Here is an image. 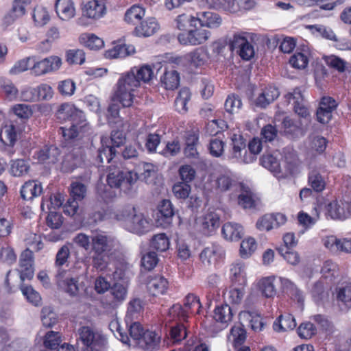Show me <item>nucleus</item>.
Masks as SVG:
<instances>
[{
	"label": "nucleus",
	"instance_id": "10",
	"mask_svg": "<svg viewBox=\"0 0 351 351\" xmlns=\"http://www.w3.org/2000/svg\"><path fill=\"white\" fill-rule=\"evenodd\" d=\"M287 218L282 213L265 214L258 219L256 226L260 231H269L285 223Z\"/></svg>",
	"mask_w": 351,
	"mask_h": 351
},
{
	"label": "nucleus",
	"instance_id": "3",
	"mask_svg": "<svg viewBox=\"0 0 351 351\" xmlns=\"http://www.w3.org/2000/svg\"><path fill=\"white\" fill-rule=\"evenodd\" d=\"M115 217L118 221H123L125 228L131 232L143 234L149 230V220L133 206L128 205L119 210Z\"/></svg>",
	"mask_w": 351,
	"mask_h": 351
},
{
	"label": "nucleus",
	"instance_id": "43",
	"mask_svg": "<svg viewBox=\"0 0 351 351\" xmlns=\"http://www.w3.org/2000/svg\"><path fill=\"white\" fill-rule=\"evenodd\" d=\"M79 277H72L66 278L63 283L64 291L71 296H77L84 291V285L79 282Z\"/></svg>",
	"mask_w": 351,
	"mask_h": 351
},
{
	"label": "nucleus",
	"instance_id": "1",
	"mask_svg": "<svg viewBox=\"0 0 351 351\" xmlns=\"http://www.w3.org/2000/svg\"><path fill=\"white\" fill-rule=\"evenodd\" d=\"M56 117L60 122H71L69 128L61 127L58 130L65 141L81 138L90 130L84 112L71 103H63L60 105L56 110Z\"/></svg>",
	"mask_w": 351,
	"mask_h": 351
},
{
	"label": "nucleus",
	"instance_id": "15",
	"mask_svg": "<svg viewBox=\"0 0 351 351\" xmlns=\"http://www.w3.org/2000/svg\"><path fill=\"white\" fill-rule=\"evenodd\" d=\"M160 336L155 331L146 330L138 345L145 351H156L160 348Z\"/></svg>",
	"mask_w": 351,
	"mask_h": 351
},
{
	"label": "nucleus",
	"instance_id": "14",
	"mask_svg": "<svg viewBox=\"0 0 351 351\" xmlns=\"http://www.w3.org/2000/svg\"><path fill=\"white\" fill-rule=\"evenodd\" d=\"M101 146L97 150L96 162L98 165L106 162L109 163L117 154V151L114 147L109 144V139L107 136L101 138Z\"/></svg>",
	"mask_w": 351,
	"mask_h": 351
},
{
	"label": "nucleus",
	"instance_id": "19",
	"mask_svg": "<svg viewBox=\"0 0 351 351\" xmlns=\"http://www.w3.org/2000/svg\"><path fill=\"white\" fill-rule=\"evenodd\" d=\"M287 97L289 101L293 100V108L295 113L302 117H306L308 115V110L306 105V101L304 99L300 88H295L292 93H289L287 95Z\"/></svg>",
	"mask_w": 351,
	"mask_h": 351
},
{
	"label": "nucleus",
	"instance_id": "9",
	"mask_svg": "<svg viewBox=\"0 0 351 351\" xmlns=\"http://www.w3.org/2000/svg\"><path fill=\"white\" fill-rule=\"evenodd\" d=\"M326 210L332 219H345L351 216V200L333 201L327 205Z\"/></svg>",
	"mask_w": 351,
	"mask_h": 351
},
{
	"label": "nucleus",
	"instance_id": "62",
	"mask_svg": "<svg viewBox=\"0 0 351 351\" xmlns=\"http://www.w3.org/2000/svg\"><path fill=\"white\" fill-rule=\"evenodd\" d=\"M337 298L339 302L348 308L351 307V285L339 287L337 290Z\"/></svg>",
	"mask_w": 351,
	"mask_h": 351
},
{
	"label": "nucleus",
	"instance_id": "32",
	"mask_svg": "<svg viewBox=\"0 0 351 351\" xmlns=\"http://www.w3.org/2000/svg\"><path fill=\"white\" fill-rule=\"evenodd\" d=\"M184 60L191 67H199L204 65L206 61V53L203 49L196 48L184 56Z\"/></svg>",
	"mask_w": 351,
	"mask_h": 351
},
{
	"label": "nucleus",
	"instance_id": "36",
	"mask_svg": "<svg viewBox=\"0 0 351 351\" xmlns=\"http://www.w3.org/2000/svg\"><path fill=\"white\" fill-rule=\"evenodd\" d=\"M79 40L81 44L92 50H98L104 46L103 40L93 34H82Z\"/></svg>",
	"mask_w": 351,
	"mask_h": 351
},
{
	"label": "nucleus",
	"instance_id": "46",
	"mask_svg": "<svg viewBox=\"0 0 351 351\" xmlns=\"http://www.w3.org/2000/svg\"><path fill=\"white\" fill-rule=\"evenodd\" d=\"M30 169L28 161L24 159L12 160L10 163V173L15 177L23 176L28 173Z\"/></svg>",
	"mask_w": 351,
	"mask_h": 351
},
{
	"label": "nucleus",
	"instance_id": "48",
	"mask_svg": "<svg viewBox=\"0 0 351 351\" xmlns=\"http://www.w3.org/2000/svg\"><path fill=\"white\" fill-rule=\"evenodd\" d=\"M219 226V217L217 213H207L202 221V228L205 234L213 232Z\"/></svg>",
	"mask_w": 351,
	"mask_h": 351
},
{
	"label": "nucleus",
	"instance_id": "6",
	"mask_svg": "<svg viewBox=\"0 0 351 351\" xmlns=\"http://www.w3.org/2000/svg\"><path fill=\"white\" fill-rule=\"evenodd\" d=\"M80 339L86 346L84 351H98L105 343V339L99 334L95 333L89 327L80 329Z\"/></svg>",
	"mask_w": 351,
	"mask_h": 351
},
{
	"label": "nucleus",
	"instance_id": "31",
	"mask_svg": "<svg viewBox=\"0 0 351 351\" xmlns=\"http://www.w3.org/2000/svg\"><path fill=\"white\" fill-rule=\"evenodd\" d=\"M221 232L226 240L235 241L241 238L243 228L237 223L228 222L223 226Z\"/></svg>",
	"mask_w": 351,
	"mask_h": 351
},
{
	"label": "nucleus",
	"instance_id": "38",
	"mask_svg": "<svg viewBox=\"0 0 351 351\" xmlns=\"http://www.w3.org/2000/svg\"><path fill=\"white\" fill-rule=\"evenodd\" d=\"M246 32L234 33L232 36L226 38L224 43L229 47L230 51L237 53L239 51L242 46L247 42V39L245 37Z\"/></svg>",
	"mask_w": 351,
	"mask_h": 351
},
{
	"label": "nucleus",
	"instance_id": "25",
	"mask_svg": "<svg viewBox=\"0 0 351 351\" xmlns=\"http://www.w3.org/2000/svg\"><path fill=\"white\" fill-rule=\"evenodd\" d=\"M55 8L58 16L63 21H69L75 16V8L72 0H56Z\"/></svg>",
	"mask_w": 351,
	"mask_h": 351
},
{
	"label": "nucleus",
	"instance_id": "24",
	"mask_svg": "<svg viewBox=\"0 0 351 351\" xmlns=\"http://www.w3.org/2000/svg\"><path fill=\"white\" fill-rule=\"evenodd\" d=\"M112 300L110 304L112 306H117L125 300L128 295V286L125 283L115 282L110 289Z\"/></svg>",
	"mask_w": 351,
	"mask_h": 351
},
{
	"label": "nucleus",
	"instance_id": "64",
	"mask_svg": "<svg viewBox=\"0 0 351 351\" xmlns=\"http://www.w3.org/2000/svg\"><path fill=\"white\" fill-rule=\"evenodd\" d=\"M242 106V102L239 96L230 95L226 99L224 108L227 112L232 114L237 112Z\"/></svg>",
	"mask_w": 351,
	"mask_h": 351
},
{
	"label": "nucleus",
	"instance_id": "13",
	"mask_svg": "<svg viewBox=\"0 0 351 351\" xmlns=\"http://www.w3.org/2000/svg\"><path fill=\"white\" fill-rule=\"evenodd\" d=\"M168 286L167 280L158 275L150 276L147 282V291L152 296L164 295L167 291Z\"/></svg>",
	"mask_w": 351,
	"mask_h": 351
},
{
	"label": "nucleus",
	"instance_id": "47",
	"mask_svg": "<svg viewBox=\"0 0 351 351\" xmlns=\"http://www.w3.org/2000/svg\"><path fill=\"white\" fill-rule=\"evenodd\" d=\"M145 14V10L137 5H132L125 14V21L128 23L135 25Z\"/></svg>",
	"mask_w": 351,
	"mask_h": 351
},
{
	"label": "nucleus",
	"instance_id": "37",
	"mask_svg": "<svg viewBox=\"0 0 351 351\" xmlns=\"http://www.w3.org/2000/svg\"><path fill=\"white\" fill-rule=\"evenodd\" d=\"M81 158L75 153L66 154L61 164V171L65 173L73 171L81 164Z\"/></svg>",
	"mask_w": 351,
	"mask_h": 351
},
{
	"label": "nucleus",
	"instance_id": "39",
	"mask_svg": "<svg viewBox=\"0 0 351 351\" xmlns=\"http://www.w3.org/2000/svg\"><path fill=\"white\" fill-rule=\"evenodd\" d=\"M161 82L166 89L177 88L180 84V75L174 69L166 71L161 77Z\"/></svg>",
	"mask_w": 351,
	"mask_h": 351
},
{
	"label": "nucleus",
	"instance_id": "58",
	"mask_svg": "<svg viewBox=\"0 0 351 351\" xmlns=\"http://www.w3.org/2000/svg\"><path fill=\"white\" fill-rule=\"evenodd\" d=\"M60 342L61 336L58 332L49 331L45 335L44 346L47 348L56 349Z\"/></svg>",
	"mask_w": 351,
	"mask_h": 351
},
{
	"label": "nucleus",
	"instance_id": "2",
	"mask_svg": "<svg viewBox=\"0 0 351 351\" xmlns=\"http://www.w3.org/2000/svg\"><path fill=\"white\" fill-rule=\"evenodd\" d=\"M139 178L138 173L124 167L121 163L112 164L108 168L107 183L110 188L130 191Z\"/></svg>",
	"mask_w": 351,
	"mask_h": 351
},
{
	"label": "nucleus",
	"instance_id": "41",
	"mask_svg": "<svg viewBox=\"0 0 351 351\" xmlns=\"http://www.w3.org/2000/svg\"><path fill=\"white\" fill-rule=\"evenodd\" d=\"M308 183L312 189L317 193L322 192L326 186L324 178L316 169H313L309 172Z\"/></svg>",
	"mask_w": 351,
	"mask_h": 351
},
{
	"label": "nucleus",
	"instance_id": "29",
	"mask_svg": "<svg viewBox=\"0 0 351 351\" xmlns=\"http://www.w3.org/2000/svg\"><path fill=\"white\" fill-rule=\"evenodd\" d=\"M297 326L294 317L289 313L280 315L274 323L273 328L276 332L293 330Z\"/></svg>",
	"mask_w": 351,
	"mask_h": 351
},
{
	"label": "nucleus",
	"instance_id": "63",
	"mask_svg": "<svg viewBox=\"0 0 351 351\" xmlns=\"http://www.w3.org/2000/svg\"><path fill=\"white\" fill-rule=\"evenodd\" d=\"M66 56L69 64H82L85 61V53L82 49H70L66 51Z\"/></svg>",
	"mask_w": 351,
	"mask_h": 351
},
{
	"label": "nucleus",
	"instance_id": "42",
	"mask_svg": "<svg viewBox=\"0 0 351 351\" xmlns=\"http://www.w3.org/2000/svg\"><path fill=\"white\" fill-rule=\"evenodd\" d=\"M16 139L17 134L14 125H6L1 130L0 140L4 145L13 146Z\"/></svg>",
	"mask_w": 351,
	"mask_h": 351
},
{
	"label": "nucleus",
	"instance_id": "44",
	"mask_svg": "<svg viewBox=\"0 0 351 351\" xmlns=\"http://www.w3.org/2000/svg\"><path fill=\"white\" fill-rule=\"evenodd\" d=\"M142 310V302L138 298H134L132 300L128 306V311L125 317L127 325L129 322H133L134 319H137L140 313Z\"/></svg>",
	"mask_w": 351,
	"mask_h": 351
},
{
	"label": "nucleus",
	"instance_id": "4",
	"mask_svg": "<svg viewBox=\"0 0 351 351\" xmlns=\"http://www.w3.org/2000/svg\"><path fill=\"white\" fill-rule=\"evenodd\" d=\"M117 88L113 97L123 107L132 106L134 99V91L138 87V81L132 73L123 75L117 83Z\"/></svg>",
	"mask_w": 351,
	"mask_h": 351
},
{
	"label": "nucleus",
	"instance_id": "45",
	"mask_svg": "<svg viewBox=\"0 0 351 351\" xmlns=\"http://www.w3.org/2000/svg\"><path fill=\"white\" fill-rule=\"evenodd\" d=\"M311 294L313 300L319 303L328 297V287L324 285L322 280H319L313 285Z\"/></svg>",
	"mask_w": 351,
	"mask_h": 351
},
{
	"label": "nucleus",
	"instance_id": "23",
	"mask_svg": "<svg viewBox=\"0 0 351 351\" xmlns=\"http://www.w3.org/2000/svg\"><path fill=\"white\" fill-rule=\"evenodd\" d=\"M160 28L156 19L153 17L147 18L134 29L135 34L138 36L149 37L154 34Z\"/></svg>",
	"mask_w": 351,
	"mask_h": 351
},
{
	"label": "nucleus",
	"instance_id": "51",
	"mask_svg": "<svg viewBox=\"0 0 351 351\" xmlns=\"http://www.w3.org/2000/svg\"><path fill=\"white\" fill-rule=\"evenodd\" d=\"M22 293L27 300L34 306H39L41 304V297L38 292L33 289L32 286H28L22 282L20 285Z\"/></svg>",
	"mask_w": 351,
	"mask_h": 351
},
{
	"label": "nucleus",
	"instance_id": "28",
	"mask_svg": "<svg viewBox=\"0 0 351 351\" xmlns=\"http://www.w3.org/2000/svg\"><path fill=\"white\" fill-rule=\"evenodd\" d=\"M240 3L237 0H221V9L230 12H237L240 7L245 10L252 8L255 4L254 0H239Z\"/></svg>",
	"mask_w": 351,
	"mask_h": 351
},
{
	"label": "nucleus",
	"instance_id": "60",
	"mask_svg": "<svg viewBox=\"0 0 351 351\" xmlns=\"http://www.w3.org/2000/svg\"><path fill=\"white\" fill-rule=\"evenodd\" d=\"M33 19L36 25L43 26L49 22L50 16L46 8L38 7L34 10Z\"/></svg>",
	"mask_w": 351,
	"mask_h": 351
},
{
	"label": "nucleus",
	"instance_id": "57",
	"mask_svg": "<svg viewBox=\"0 0 351 351\" xmlns=\"http://www.w3.org/2000/svg\"><path fill=\"white\" fill-rule=\"evenodd\" d=\"M114 101L113 100V102L108 108V121L110 124L122 125V119L119 115V105Z\"/></svg>",
	"mask_w": 351,
	"mask_h": 351
},
{
	"label": "nucleus",
	"instance_id": "49",
	"mask_svg": "<svg viewBox=\"0 0 351 351\" xmlns=\"http://www.w3.org/2000/svg\"><path fill=\"white\" fill-rule=\"evenodd\" d=\"M275 277L269 276L263 278L259 282V287L263 295L266 298H273L276 294V289L274 285Z\"/></svg>",
	"mask_w": 351,
	"mask_h": 351
},
{
	"label": "nucleus",
	"instance_id": "5",
	"mask_svg": "<svg viewBox=\"0 0 351 351\" xmlns=\"http://www.w3.org/2000/svg\"><path fill=\"white\" fill-rule=\"evenodd\" d=\"M210 31L201 26L197 27V23L193 25L188 31L179 32L177 36L179 43L184 46H197L206 43L210 37Z\"/></svg>",
	"mask_w": 351,
	"mask_h": 351
},
{
	"label": "nucleus",
	"instance_id": "40",
	"mask_svg": "<svg viewBox=\"0 0 351 351\" xmlns=\"http://www.w3.org/2000/svg\"><path fill=\"white\" fill-rule=\"evenodd\" d=\"M261 164L274 175L281 173V167L278 159L272 154H264L260 159Z\"/></svg>",
	"mask_w": 351,
	"mask_h": 351
},
{
	"label": "nucleus",
	"instance_id": "11",
	"mask_svg": "<svg viewBox=\"0 0 351 351\" xmlns=\"http://www.w3.org/2000/svg\"><path fill=\"white\" fill-rule=\"evenodd\" d=\"M33 263V252L28 249L24 250L19 258V273L22 282L32 279L34 273Z\"/></svg>",
	"mask_w": 351,
	"mask_h": 351
},
{
	"label": "nucleus",
	"instance_id": "22",
	"mask_svg": "<svg viewBox=\"0 0 351 351\" xmlns=\"http://www.w3.org/2000/svg\"><path fill=\"white\" fill-rule=\"evenodd\" d=\"M195 19L202 27H206L214 29L219 27V15L216 12L212 11L199 12L196 13Z\"/></svg>",
	"mask_w": 351,
	"mask_h": 351
},
{
	"label": "nucleus",
	"instance_id": "12",
	"mask_svg": "<svg viewBox=\"0 0 351 351\" xmlns=\"http://www.w3.org/2000/svg\"><path fill=\"white\" fill-rule=\"evenodd\" d=\"M175 215V209L171 202L169 199H163L158 206L157 213V221L160 226L164 228L169 226Z\"/></svg>",
	"mask_w": 351,
	"mask_h": 351
},
{
	"label": "nucleus",
	"instance_id": "27",
	"mask_svg": "<svg viewBox=\"0 0 351 351\" xmlns=\"http://www.w3.org/2000/svg\"><path fill=\"white\" fill-rule=\"evenodd\" d=\"M43 191V187L40 182L35 180L26 182L21 187V196L25 200H32L39 196Z\"/></svg>",
	"mask_w": 351,
	"mask_h": 351
},
{
	"label": "nucleus",
	"instance_id": "59",
	"mask_svg": "<svg viewBox=\"0 0 351 351\" xmlns=\"http://www.w3.org/2000/svg\"><path fill=\"white\" fill-rule=\"evenodd\" d=\"M316 328L310 322L302 323L298 328V334L299 337L304 339H311L316 334Z\"/></svg>",
	"mask_w": 351,
	"mask_h": 351
},
{
	"label": "nucleus",
	"instance_id": "34",
	"mask_svg": "<svg viewBox=\"0 0 351 351\" xmlns=\"http://www.w3.org/2000/svg\"><path fill=\"white\" fill-rule=\"evenodd\" d=\"M282 157L287 165L289 173H296L299 165V160L296 152L291 147H285L282 149Z\"/></svg>",
	"mask_w": 351,
	"mask_h": 351
},
{
	"label": "nucleus",
	"instance_id": "61",
	"mask_svg": "<svg viewBox=\"0 0 351 351\" xmlns=\"http://www.w3.org/2000/svg\"><path fill=\"white\" fill-rule=\"evenodd\" d=\"M41 314L42 322L45 326L50 328L56 324L57 315L50 307L43 308Z\"/></svg>",
	"mask_w": 351,
	"mask_h": 351
},
{
	"label": "nucleus",
	"instance_id": "8",
	"mask_svg": "<svg viewBox=\"0 0 351 351\" xmlns=\"http://www.w3.org/2000/svg\"><path fill=\"white\" fill-rule=\"evenodd\" d=\"M61 64V59L58 56H50L38 62L33 58L31 69L36 75H42L59 69Z\"/></svg>",
	"mask_w": 351,
	"mask_h": 351
},
{
	"label": "nucleus",
	"instance_id": "16",
	"mask_svg": "<svg viewBox=\"0 0 351 351\" xmlns=\"http://www.w3.org/2000/svg\"><path fill=\"white\" fill-rule=\"evenodd\" d=\"M90 239L92 252H108L110 250L112 240L104 232H96Z\"/></svg>",
	"mask_w": 351,
	"mask_h": 351
},
{
	"label": "nucleus",
	"instance_id": "55",
	"mask_svg": "<svg viewBox=\"0 0 351 351\" xmlns=\"http://www.w3.org/2000/svg\"><path fill=\"white\" fill-rule=\"evenodd\" d=\"M256 249V243L254 238L249 237L242 241L239 254L241 258H247Z\"/></svg>",
	"mask_w": 351,
	"mask_h": 351
},
{
	"label": "nucleus",
	"instance_id": "21",
	"mask_svg": "<svg viewBox=\"0 0 351 351\" xmlns=\"http://www.w3.org/2000/svg\"><path fill=\"white\" fill-rule=\"evenodd\" d=\"M230 279L234 285L244 287L247 284L245 264L241 262L231 265L230 269Z\"/></svg>",
	"mask_w": 351,
	"mask_h": 351
},
{
	"label": "nucleus",
	"instance_id": "7",
	"mask_svg": "<svg viewBox=\"0 0 351 351\" xmlns=\"http://www.w3.org/2000/svg\"><path fill=\"white\" fill-rule=\"evenodd\" d=\"M240 194L238 196V204L243 209H254L261 204L260 198L248 186L239 184Z\"/></svg>",
	"mask_w": 351,
	"mask_h": 351
},
{
	"label": "nucleus",
	"instance_id": "50",
	"mask_svg": "<svg viewBox=\"0 0 351 351\" xmlns=\"http://www.w3.org/2000/svg\"><path fill=\"white\" fill-rule=\"evenodd\" d=\"M246 339V332L241 326H234L231 328L230 335L228 336V341L231 342L234 347L242 345Z\"/></svg>",
	"mask_w": 351,
	"mask_h": 351
},
{
	"label": "nucleus",
	"instance_id": "53",
	"mask_svg": "<svg viewBox=\"0 0 351 351\" xmlns=\"http://www.w3.org/2000/svg\"><path fill=\"white\" fill-rule=\"evenodd\" d=\"M86 186L82 182H73L71 184L70 195L71 199L80 202L86 197Z\"/></svg>",
	"mask_w": 351,
	"mask_h": 351
},
{
	"label": "nucleus",
	"instance_id": "52",
	"mask_svg": "<svg viewBox=\"0 0 351 351\" xmlns=\"http://www.w3.org/2000/svg\"><path fill=\"white\" fill-rule=\"evenodd\" d=\"M151 247L158 251L165 252L169 247V241L165 233L154 235L151 240Z\"/></svg>",
	"mask_w": 351,
	"mask_h": 351
},
{
	"label": "nucleus",
	"instance_id": "33",
	"mask_svg": "<svg viewBox=\"0 0 351 351\" xmlns=\"http://www.w3.org/2000/svg\"><path fill=\"white\" fill-rule=\"evenodd\" d=\"M60 154V149L55 145L45 147L38 152V160L40 162L54 164L58 161Z\"/></svg>",
	"mask_w": 351,
	"mask_h": 351
},
{
	"label": "nucleus",
	"instance_id": "18",
	"mask_svg": "<svg viewBox=\"0 0 351 351\" xmlns=\"http://www.w3.org/2000/svg\"><path fill=\"white\" fill-rule=\"evenodd\" d=\"M105 12L106 7L104 3L97 0L89 1L82 8L83 16L89 19H99Z\"/></svg>",
	"mask_w": 351,
	"mask_h": 351
},
{
	"label": "nucleus",
	"instance_id": "56",
	"mask_svg": "<svg viewBox=\"0 0 351 351\" xmlns=\"http://www.w3.org/2000/svg\"><path fill=\"white\" fill-rule=\"evenodd\" d=\"M91 256L93 265L97 270L105 269L108 265V252H92Z\"/></svg>",
	"mask_w": 351,
	"mask_h": 351
},
{
	"label": "nucleus",
	"instance_id": "17",
	"mask_svg": "<svg viewBox=\"0 0 351 351\" xmlns=\"http://www.w3.org/2000/svg\"><path fill=\"white\" fill-rule=\"evenodd\" d=\"M279 95L280 92L278 88L274 86H268L262 90V92L255 100V104L258 107L265 108L274 102Z\"/></svg>",
	"mask_w": 351,
	"mask_h": 351
},
{
	"label": "nucleus",
	"instance_id": "35",
	"mask_svg": "<svg viewBox=\"0 0 351 351\" xmlns=\"http://www.w3.org/2000/svg\"><path fill=\"white\" fill-rule=\"evenodd\" d=\"M128 73H132L135 78L138 81V86L141 82H149L154 77L152 69L149 65H143L141 66H135L132 68Z\"/></svg>",
	"mask_w": 351,
	"mask_h": 351
},
{
	"label": "nucleus",
	"instance_id": "30",
	"mask_svg": "<svg viewBox=\"0 0 351 351\" xmlns=\"http://www.w3.org/2000/svg\"><path fill=\"white\" fill-rule=\"evenodd\" d=\"M320 273L322 278L326 280V284L332 283L339 276L338 265L330 260L324 262Z\"/></svg>",
	"mask_w": 351,
	"mask_h": 351
},
{
	"label": "nucleus",
	"instance_id": "20",
	"mask_svg": "<svg viewBox=\"0 0 351 351\" xmlns=\"http://www.w3.org/2000/svg\"><path fill=\"white\" fill-rule=\"evenodd\" d=\"M31 0H14L11 10L5 15L4 23L9 25L16 19L25 14V6L29 4Z\"/></svg>",
	"mask_w": 351,
	"mask_h": 351
},
{
	"label": "nucleus",
	"instance_id": "54",
	"mask_svg": "<svg viewBox=\"0 0 351 351\" xmlns=\"http://www.w3.org/2000/svg\"><path fill=\"white\" fill-rule=\"evenodd\" d=\"M176 23L177 29H179L180 32H183L188 31L189 28L197 23V21L195 16L182 14L177 16Z\"/></svg>",
	"mask_w": 351,
	"mask_h": 351
},
{
	"label": "nucleus",
	"instance_id": "26",
	"mask_svg": "<svg viewBox=\"0 0 351 351\" xmlns=\"http://www.w3.org/2000/svg\"><path fill=\"white\" fill-rule=\"evenodd\" d=\"M280 281L283 291L289 295L291 299L302 304L304 300L303 292L287 278L280 277Z\"/></svg>",
	"mask_w": 351,
	"mask_h": 351
}]
</instances>
